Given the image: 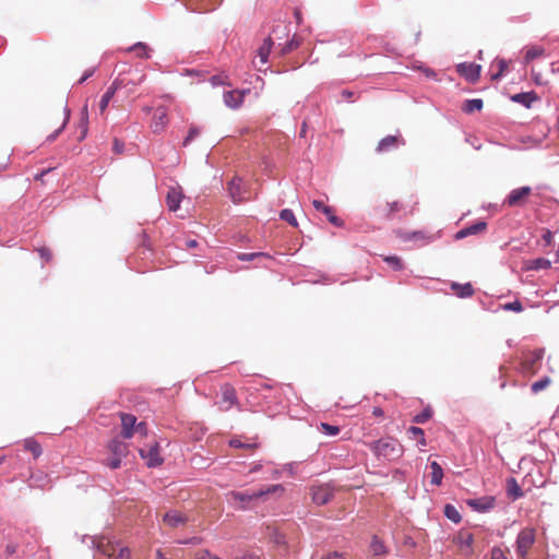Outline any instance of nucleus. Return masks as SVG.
Instances as JSON below:
<instances>
[{"label": "nucleus", "mask_w": 559, "mask_h": 559, "mask_svg": "<svg viewBox=\"0 0 559 559\" xmlns=\"http://www.w3.org/2000/svg\"><path fill=\"white\" fill-rule=\"evenodd\" d=\"M284 492V487L280 484L270 485L264 489L257 490L252 493H245L239 491H230L226 495L230 503L237 504L239 509H248L251 503L258 499L265 500L271 495L281 496Z\"/></svg>", "instance_id": "nucleus-1"}, {"label": "nucleus", "mask_w": 559, "mask_h": 559, "mask_svg": "<svg viewBox=\"0 0 559 559\" xmlns=\"http://www.w3.org/2000/svg\"><path fill=\"white\" fill-rule=\"evenodd\" d=\"M370 450L377 455L386 460H395L403 453L402 444L393 438H383L369 443Z\"/></svg>", "instance_id": "nucleus-2"}, {"label": "nucleus", "mask_w": 559, "mask_h": 559, "mask_svg": "<svg viewBox=\"0 0 559 559\" xmlns=\"http://www.w3.org/2000/svg\"><path fill=\"white\" fill-rule=\"evenodd\" d=\"M121 421L120 435L123 439H131L135 433L141 437L147 436V425L145 421H138V418L129 413H119Z\"/></svg>", "instance_id": "nucleus-3"}, {"label": "nucleus", "mask_w": 559, "mask_h": 559, "mask_svg": "<svg viewBox=\"0 0 559 559\" xmlns=\"http://www.w3.org/2000/svg\"><path fill=\"white\" fill-rule=\"evenodd\" d=\"M108 456L105 464L111 469H117L121 466V461L129 453V445L124 441L114 438L107 444Z\"/></svg>", "instance_id": "nucleus-4"}, {"label": "nucleus", "mask_w": 559, "mask_h": 559, "mask_svg": "<svg viewBox=\"0 0 559 559\" xmlns=\"http://www.w3.org/2000/svg\"><path fill=\"white\" fill-rule=\"evenodd\" d=\"M130 83H132L133 85L136 84V82L128 80V78H126V76H119L112 82V84L108 87V90L102 96V99L99 102V111L102 115L105 112V110H106L109 102L114 97L115 93L118 90H120L121 87H127Z\"/></svg>", "instance_id": "nucleus-5"}, {"label": "nucleus", "mask_w": 559, "mask_h": 559, "mask_svg": "<svg viewBox=\"0 0 559 559\" xmlns=\"http://www.w3.org/2000/svg\"><path fill=\"white\" fill-rule=\"evenodd\" d=\"M535 542V531L533 528L522 530L516 538V551L520 557L524 558Z\"/></svg>", "instance_id": "nucleus-6"}, {"label": "nucleus", "mask_w": 559, "mask_h": 559, "mask_svg": "<svg viewBox=\"0 0 559 559\" xmlns=\"http://www.w3.org/2000/svg\"><path fill=\"white\" fill-rule=\"evenodd\" d=\"M531 192L532 189L527 186L513 189L506 198L503 204L509 207L523 206Z\"/></svg>", "instance_id": "nucleus-7"}, {"label": "nucleus", "mask_w": 559, "mask_h": 559, "mask_svg": "<svg viewBox=\"0 0 559 559\" xmlns=\"http://www.w3.org/2000/svg\"><path fill=\"white\" fill-rule=\"evenodd\" d=\"M543 359V352L535 350L526 354L522 360V369L525 373L535 374L540 366Z\"/></svg>", "instance_id": "nucleus-8"}, {"label": "nucleus", "mask_w": 559, "mask_h": 559, "mask_svg": "<svg viewBox=\"0 0 559 559\" xmlns=\"http://www.w3.org/2000/svg\"><path fill=\"white\" fill-rule=\"evenodd\" d=\"M139 453L145 460L148 467H155L163 463V457L159 455V444L155 442L147 450L140 449Z\"/></svg>", "instance_id": "nucleus-9"}, {"label": "nucleus", "mask_w": 559, "mask_h": 559, "mask_svg": "<svg viewBox=\"0 0 559 559\" xmlns=\"http://www.w3.org/2000/svg\"><path fill=\"white\" fill-rule=\"evenodd\" d=\"M311 497L316 504L323 506L332 499L333 489L329 485L312 486Z\"/></svg>", "instance_id": "nucleus-10"}, {"label": "nucleus", "mask_w": 559, "mask_h": 559, "mask_svg": "<svg viewBox=\"0 0 559 559\" xmlns=\"http://www.w3.org/2000/svg\"><path fill=\"white\" fill-rule=\"evenodd\" d=\"M456 71L468 82L475 83L480 76L481 67L475 63L463 62L456 66Z\"/></svg>", "instance_id": "nucleus-11"}, {"label": "nucleus", "mask_w": 559, "mask_h": 559, "mask_svg": "<svg viewBox=\"0 0 559 559\" xmlns=\"http://www.w3.org/2000/svg\"><path fill=\"white\" fill-rule=\"evenodd\" d=\"M228 191L234 203H241L247 201L249 197L246 195L247 191L245 190V186L241 178L235 177L228 183Z\"/></svg>", "instance_id": "nucleus-12"}, {"label": "nucleus", "mask_w": 559, "mask_h": 559, "mask_svg": "<svg viewBox=\"0 0 559 559\" xmlns=\"http://www.w3.org/2000/svg\"><path fill=\"white\" fill-rule=\"evenodd\" d=\"M168 122H169V119H168V112H167L166 107H164V106L157 107L155 109L153 120L151 123V128H152L153 132L162 133L163 131H165Z\"/></svg>", "instance_id": "nucleus-13"}, {"label": "nucleus", "mask_w": 559, "mask_h": 559, "mask_svg": "<svg viewBox=\"0 0 559 559\" xmlns=\"http://www.w3.org/2000/svg\"><path fill=\"white\" fill-rule=\"evenodd\" d=\"M400 145H405V140L402 135H388L379 141L376 151L378 153H385L396 148Z\"/></svg>", "instance_id": "nucleus-14"}, {"label": "nucleus", "mask_w": 559, "mask_h": 559, "mask_svg": "<svg viewBox=\"0 0 559 559\" xmlns=\"http://www.w3.org/2000/svg\"><path fill=\"white\" fill-rule=\"evenodd\" d=\"M249 92H250L249 88L242 90V91L234 90V91L226 92L224 94V102H225L226 106H228L229 108L237 109L242 105L243 98H245L246 94H248Z\"/></svg>", "instance_id": "nucleus-15"}, {"label": "nucleus", "mask_w": 559, "mask_h": 559, "mask_svg": "<svg viewBox=\"0 0 559 559\" xmlns=\"http://www.w3.org/2000/svg\"><path fill=\"white\" fill-rule=\"evenodd\" d=\"M457 548L465 555L472 552V545L474 543V536L467 531H460L453 539Z\"/></svg>", "instance_id": "nucleus-16"}, {"label": "nucleus", "mask_w": 559, "mask_h": 559, "mask_svg": "<svg viewBox=\"0 0 559 559\" xmlns=\"http://www.w3.org/2000/svg\"><path fill=\"white\" fill-rule=\"evenodd\" d=\"M222 402L226 404L222 407L224 411H228L233 405L237 403L236 390L233 385L225 383L221 388Z\"/></svg>", "instance_id": "nucleus-17"}, {"label": "nucleus", "mask_w": 559, "mask_h": 559, "mask_svg": "<svg viewBox=\"0 0 559 559\" xmlns=\"http://www.w3.org/2000/svg\"><path fill=\"white\" fill-rule=\"evenodd\" d=\"M69 118H70V110L68 109L67 106H63L58 112L59 123H58L57 129L51 134H49L47 136L48 142H52L56 140V138L60 134V132L66 128V126L69 121Z\"/></svg>", "instance_id": "nucleus-18"}, {"label": "nucleus", "mask_w": 559, "mask_h": 559, "mask_svg": "<svg viewBox=\"0 0 559 559\" xmlns=\"http://www.w3.org/2000/svg\"><path fill=\"white\" fill-rule=\"evenodd\" d=\"M467 504L478 512H485L493 508L495 499L492 497H483L479 499H469Z\"/></svg>", "instance_id": "nucleus-19"}, {"label": "nucleus", "mask_w": 559, "mask_h": 559, "mask_svg": "<svg viewBox=\"0 0 559 559\" xmlns=\"http://www.w3.org/2000/svg\"><path fill=\"white\" fill-rule=\"evenodd\" d=\"M187 516L178 511H169L164 514L163 522L169 527H178L187 522Z\"/></svg>", "instance_id": "nucleus-20"}, {"label": "nucleus", "mask_w": 559, "mask_h": 559, "mask_svg": "<svg viewBox=\"0 0 559 559\" xmlns=\"http://www.w3.org/2000/svg\"><path fill=\"white\" fill-rule=\"evenodd\" d=\"M313 206L318 211H322L326 216L331 224L335 226H342L343 221L333 214V211L330 206L325 205L322 201L314 200L312 202Z\"/></svg>", "instance_id": "nucleus-21"}, {"label": "nucleus", "mask_w": 559, "mask_h": 559, "mask_svg": "<svg viewBox=\"0 0 559 559\" xmlns=\"http://www.w3.org/2000/svg\"><path fill=\"white\" fill-rule=\"evenodd\" d=\"M219 0H195L189 4L190 9L198 12L213 11L218 4Z\"/></svg>", "instance_id": "nucleus-22"}, {"label": "nucleus", "mask_w": 559, "mask_h": 559, "mask_svg": "<svg viewBox=\"0 0 559 559\" xmlns=\"http://www.w3.org/2000/svg\"><path fill=\"white\" fill-rule=\"evenodd\" d=\"M402 206L397 201L386 202L377 210L379 216L390 218L394 213L401 211Z\"/></svg>", "instance_id": "nucleus-23"}, {"label": "nucleus", "mask_w": 559, "mask_h": 559, "mask_svg": "<svg viewBox=\"0 0 559 559\" xmlns=\"http://www.w3.org/2000/svg\"><path fill=\"white\" fill-rule=\"evenodd\" d=\"M451 289L454 294L461 298L472 297L474 295V288L471 283L459 284L452 283Z\"/></svg>", "instance_id": "nucleus-24"}, {"label": "nucleus", "mask_w": 559, "mask_h": 559, "mask_svg": "<svg viewBox=\"0 0 559 559\" xmlns=\"http://www.w3.org/2000/svg\"><path fill=\"white\" fill-rule=\"evenodd\" d=\"M182 199L181 191L177 189H170L167 193L166 202L167 206L170 211H177L180 206V202Z\"/></svg>", "instance_id": "nucleus-25"}, {"label": "nucleus", "mask_w": 559, "mask_h": 559, "mask_svg": "<svg viewBox=\"0 0 559 559\" xmlns=\"http://www.w3.org/2000/svg\"><path fill=\"white\" fill-rule=\"evenodd\" d=\"M508 67H509V61H507L503 58H496L491 63V68L492 69L496 68L497 72L491 73V80L492 81L499 80L504 74V72L508 70Z\"/></svg>", "instance_id": "nucleus-26"}, {"label": "nucleus", "mask_w": 559, "mask_h": 559, "mask_svg": "<svg viewBox=\"0 0 559 559\" xmlns=\"http://www.w3.org/2000/svg\"><path fill=\"white\" fill-rule=\"evenodd\" d=\"M507 493L512 500H516L524 496L523 490L519 486L516 479L513 477L507 480Z\"/></svg>", "instance_id": "nucleus-27"}, {"label": "nucleus", "mask_w": 559, "mask_h": 559, "mask_svg": "<svg viewBox=\"0 0 559 559\" xmlns=\"http://www.w3.org/2000/svg\"><path fill=\"white\" fill-rule=\"evenodd\" d=\"M127 52H134L136 57L147 59L150 58L151 49L144 43H136L133 46L126 49Z\"/></svg>", "instance_id": "nucleus-28"}, {"label": "nucleus", "mask_w": 559, "mask_h": 559, "mask_svg": "<svg viewBox=\"0 0 559 559\" xmlns=\"http://www.w3.org/2000/svg\"><path fill=\"white\" fill-rule=\"evenodd\" d=\"M512 100L520 103L525 107H531L532 103L537 100V96L534 92L519 93L512 96Z\"/></svg>", "instance_id": "nucleus-29"}, {"label": "nucleus", "mask_w": 559, "mask_h": 559, "mask_svg": "<svg viewBox=\"0 0 559 559\" xmlns=\"http://www.w3.org/2000/svg\"><path fill=\"white\" fill-rule=\"evenodd\" d=\"M550 265H551V262L548 259H545V258H537V259L525 261V269L526 270L549 269Z\"/></svg>", "instance_id": "nucleus-30"}, {"label": "nucleus", "mask_w": 559, "mask_h": 559, "mask_svg": "<svg viewBox=\"0 0 559 559\" xmlns=\"http://www.w3.org/2000/svg\"><path fill=\"white\" fill-rule=\"evenodd\" d=\"M431 468V484L436 486H440L443 478V469L441 465L433 461L430 463Z\"/></svg>", "instance_id": "nucleus-31"}, {"label": "nucleus", "mask_w": 559, "mask_h": 559, "mask_svg": "<svg viewBox=\"0 0 559 559\" xmlns=\"http://www.w3.org/2000/svg\"><path fill=\"white\" fill-rule=\"evenodd\" d=\"M24 449L29 451L35 459L40 456L43 452L40 444L33 438H27L24 440Z\"/></svg>", "instance_id": "nucleus-32"}, {"label": "nucleus", "mask_w": 559, "mask_h": 559, "mask_svg": "<svg viewBox=\"0 0 559 559\" xmlns=\"http://www.w3.org/2000/svg\"><path fill=\"white\" fill-rule=\"evenodd\" d=\"M272 45H273L272 38L267 37L264 39L263 44L258 49V56L260 57V60L262 63H265L267 61Z\"/></svg>", "instance_id": "nucleus-33"}, {"label": "nucleus", "mask_w": 559, "mask_h": 559, "mask_svg": "<svg viewBox=\"0 0 559 559\" xmlns=\"http://www.w3.org/2000/svg\"><path fill=\"white\" fill-rule=\"evenodd\" d=\"M544 55H545V49L543 47L532 46V47L527 48L525 56H524V61H525V63H530L534 59H536L538 57H543Z\"/></svg>", "instance_id": "nucleus-34"}, {"label": "nucleus", "mask_w": 559, "mask_h": 559, "mask_svg": "<svg viewBox=\"0 0 559 559\" xmlns=\"http://www.w3.org/2000/svg\"><path fill=\"white\" fill-rule=\"evenodd\" d=\"M370 550L373 556H383L386 554L385 546L378 536H373L370 543Z\"/></svg>", "instance_id": "nucleus-35"}, {"label": "nucleus", "mask_w": 559, "mask_h": 559, "mask_svg": "<svg viewBox=\"0 0 559 559\" xmlns=\"http://www.w3.org/2000/svg\"><path fill=\"white\" fill-rule=\"evenodd\" d=\"M444 515L453 523H460L462 520V516H461L459 510L452 504H445Z\"/></svg>", "instance_id": "nucleus-36"}, {"label": "nucleus", "mask_w": 559, "mask_h": 559, "mask_svg": "<svg viewBox=\"0 0 559 559\" xmlns=\"http://www.w3.org/2000/svg\"><path fill=\"white\" fill-rule=\"evenodd\" d=\"M483 108V100L479 98L468 99L465 102L463 110L467 114L479 111Z\"/></svg>", "instance_id": "nucleus-37"}, {"label": "nucleus", "mask_w": 559, "mask_h": 559, "mask_svg": "<svg viewBox=\"0 0 559 559\" xmlns=\"http://www.w3.org/2000/svg\"><path fill=\"white\" fill-rule=\"evenodd\" d=\"M407 432L413 438H416L418 440V443H419L420 447H426L427 445L425 433H424V430L421 428L416 427V426H412V427L408 428Z\"/></svg>", "instance_id": "nucleus-38"}, {"label": "nucleus", "mask_w": 559, "mask_h": 559, "mask_svg": "<svg viewBox=\"0 0 559 559\" xmlns=\"http://www.w3.org/2000/svg\"><path fill=\"white\" fill-rule=\"evenodd\" d=\"M300 46V39L294 35L293 38L287 41L281 49V55H286L297 49Z\"/></svg>", "instance_id": "nucleus-39"}, {"label": "nucleus", "mask_w": 559, "mask_h": 559, "mask_svg": "<svg viewBox=\"0 0 559 559\" xmlns=\"http://www.w3.org/2000/svg\"><path fill=\"white\" fill-rule=\"evenodd\" d=\"M280 217H281V219L290 224L293 227L298 226L297 219H296L293 211L289 209L282 210L280 213Z\"/></svg>", "instance_id": "nucleus-40"}, {"label": "nucleus", "mask_w": 559, "mask_h": 559, "mask_svg": "<svg viewBox=\"0 0 559 559\" xmlns=\"http://www.w3.org/2000/svg\"><path fill=\"white\" fill-rule=\"evenodd\" d=\"M319 430L326 436L333 437L340 432V427L326 423H321L319 426Z\"/></svg>", "instance_id": "nucleus-41"}, {"label": "nucleus", "mask_w": 559, "mask_h": 559, "mask_svg": "<svg viewBox=\"0 0 559 559\" xmlns=\"http://www.w3.org/2000/svg\"><path fill=\"white\" fill-rule=\"evenodd\" d=\"M392 269L400 271L403 269L404 264L400 257L397 255H388L383 259Z\"/></svg>", "instance_id": "nucleus-42"}, {"label": "nucleus", "mask_w": 559, "mask_h": 559, "mask_svg": "<svg viewBox=\"0 0 559 559\" xmlns=\"http://www.w3.org/2000/svg\"><path fill=\"white\" fill-rule=\"evenodd\" d=\"M551 380L549 377H545L536 382H534L531 386L533 393H538L542 390L546 389L550 384Z\"/></svg>", "instance_id": "nucleus-43"}, {"label": "nucleus", "mask_w": 559, "mask_h": 559, "mask_svg": "<svg viewBox=\"0 0 559 559\" xmlns=\"http://www.w3.org/2000/svg\"><path fill=\"white\" fill-rule=\"evenodd\" d=\"M432 416V411L430 407L425 408L420 414L416 415L413 418V421L416 424H424L429 420Z\"/></svg>", "instance_id": "nucleus-44"}, {"label": "nucleus", "mask_w": 559, "mask_h": 559, "mask_svg": "<svg viewBox=\"0 0 559 559\" xmlns=\"http://www.w3.org/2000/svg\"><path fill=\"white\" fill-rule=\"evenodd\" d=\"M258 258H269L267 254L263 252H252V253H238L237 259L240 261H253Z\"/></svg>", "instance_id": "nucleus-45"}, {"label": "nucleus", "mask_w": 559, "mask_h": 559, "mask_svg": "<svg viewBox=\"0 0 559 559\" xmlns=\"http://www.w3.org/2000/svg\"><path fill=\"white\" fill-rule=\"evenodd\" d=\"M466 228L468 236L476 235L484 231L487 228V224L485 222H477Z\"/></svg>", "instance_id": "nucleus-46"}, {"label": "nucleus", "mask_w": 559, "mask_h": 559, "mask_svg": "<svg viewBox=\"0 0 559 559\" xmlns=\"http://www.w3.org/2000/svg\"><path fill=\"white\" fill-rule=\"evenodd\" d=\"M109 557H114V559H129L130 550L128 548H120L118 555H115V549L112 552H108Z\"/></svg>", "instance_id": "nucleus-47"}, {"label": "nucleus", "mask_w": 559, "mask_h": 559, "mask_svg": "<svg viewBox=\"0 0 559 559\" xmlns=\"http://www.w3.org/2000/svg\"><path fill=\"white\" fill-rule=\"evenodd\" d=\"M200 134V130L197 127H191L187 138L183 141V146H187L193 139Z\"/></svg>", "instance_id": "nucleus-48"}, {"label": "nucleus", "mask_w": 559, "mask_h": 559, "mask_svg": "<svg viewBox=\"0 0 559 559\" xmlns=\"http://www.w3.org/2000/svg\"><path fill=\"white\" fill-rule=\"evenodd\" d=\"M503 308L506 310H512V311H515V312H521L523 310V307H522V304L520 301H513V302H509V304H506L503 306Z\"/></svg>", "instance_id": "nucleus-49"}, {"label": "nucleus", "mask_w": 559, "mask_h": 559, "mask_svg": "<svg viewBox=\"0 0 559 559\" xmlns=\"http://www.w3.org/2000/svg\"><path fill=\"white\" fill-rule=\"evenodd\" d=\"M38 253L40 255L41 259H44L46 262H49L51 260V251L50 249L46 248V247H41L38 249Z\"/></svg>", "instance_id": "nucleus-50"}, {"label": "nucleus", "mask_w": 559, "mask_h": 559, "mask_svg": "<svg viewBox=\"0 0 559 559\" xmlns=\"http://www.w3.org/2000/svg\"><path fill=\"white\" fill-rule=\"evenodd\" d=\"M229 445L233 448H247V449H251L254 447L253 444L242 443L239 439H231L229 441Z\"/></svg>", "instance_id": "nucleus-51"}, {"label": "nucleus", "mask_w": 559, "mask_h": 559, "mask_svg": "<svg viewBox=\"0 0 559 559\" xmlns=\"http://www.w3.org/2000/svg\"><path fill=\"white\" fill-rule=\"evenodd\" d=\"M146 79V75L144 73L140 74L139 78L136 80H134V82H136L135 85H133L132 83H130L126 88H129V92H133L134 91V87L139 84H141L142 82H144ZM131 81H133V79H130Z\"/></svg>", "instance_id": "nucleus-52"}, {"label": "nucleus", "mask_w": 559, "mask_h": 559, "mask_svg": "<svg viewBox=\"0 0 559 559\" xmlns=\"http://www.w3.org/2000/svg\"><path fill=\"white\" fill-rule=\"evenodd\" d=\"M491 559H507V557L502 549L493 548L491 551Z\"/></svg>", "instance_id": "nucleus-53"}, {"label": "nucleus", "mask_w": 559, "mask_h": 559, "mask_svg": "<svg viewBox=\"0 0 559 559\" xmlns=\"http://www.w3.org/2000/svg\"><path fill=\"white\" fill-rule=\"evenodd\" d=\"M82 121H83L84 131H83V134H82L81 138H84L85 134H86V128H87V106L83 107V118H82Z\"/></svg>", "instance_id": "nucleus-54"}, {"label": "nucleus", "mask_w": 559, "mask_h": 559, "mask_svg": "<svg viewBox=\"0 0 559 559\" xmlns=\"http://www.w3.org/2000/svg\"><path fill=\"white\" fill-rule=\"evenodd\" d=\"M397 237H400L403 241H409L412 240V233L397 230L396 231Z\"/></svg>", "instance_id": "nucleus-55"}, {"label": "nucleus", "mask_w": 559, "mask_h": 559, "mask_svg": "<svg viewBox=\"0 0 559 559\" xmlns=\"http://www.w3.org/2000/svg\"><path fill=\"white\" fill-rule=\"evenodd\" d=\"M543 240L545 241L546 245H551L552 242V233L548 229L545 230L544 235H543Z\"/></svg>", "instance_id": "nucleus-56"}, {"label": "nucleus", "mask_w": 559, "mask_h": 559, "mask_svg": "<svg viewBox=\"0 0 559 559\" xmlns=\"http://www.w3.org/2000/svg\"><path fill=\"white\" fill-rule=\"evenodd\" d=\"M427 237L423 231H413L412 240H426Z\"/></svg>", "instance_id": "nucleus-57"}, {"label": "nucleus", "mask_w": 559, "mask_h": 559, "mask_svg": "<svg viewBox=\"0 0 559 559\" xmlns=\"http://www.w3.org/2000/svg\"><path fill=\"white\" fill-rule=\"evenodd\" d=\"M123 143L119 142L117 139L114 141V150L117 154H121L123 152Z\"/></svg>", "instance_id": "nucleus-58"}, {"label": "nucleus", "mask_w": 559, "mask_h": 559, "mask_svg": "<svg viewBox=\"0 0 559 559\" xmlns=\"http://www.w3.org/2000/svg\"><path fill=\"white\" fill-rule=\"evenodd\" d=\"M236 559H261V558L254 554L246 552L241 556H238Z\"/></svg>", "instance_id": "nucleus-59"}, {"label": "nucleus", "mask_w": 559, "mask_h": 559, "mask_svg": "<svg viewBox=\"0 0 559 559\" xmlns=\"http://www.w3.org/2000/svg\"><path fill=\"white\" fill-rule=\"evenodd\" d=\"M143 247H145L147 250H151V243L148 241V237L145 233L142 234V243Z\"/></svg>", "instance_id": "nucleus-60"}, {"label": "nucleus", "mask_w": 559, "mask_h": 559, "mask_svg": "<svg viewBox=\"0 0 559 559\" xmlns=\"http://www.w3.org/2000/svg\"><path fill=\"white\" fill-rule=\"evenodd\" d=\"M467 236H468V234H467V228L465 227V228H463V229H461V230H459V231L456 233L455 238H456V239H462V238H465V237H467Z\"/></svg>", "instance_id": "nucleus-61"}, {"label": "nucleus", "mask_w": 559, "mask_h": 559, "mask_svg": "<svg viewBox=\"0 0 559 559\" xmlns=\"http://www.w3.org/2000/svg\"><path fill=\"white\" fill-rule=\"evenodd\" d=\"M94 73V70H87L85 71L84 75L79 80V83L82 84L85 82L90 76H92Z\"/></svg>", "instance_id": "nucleus-62"}, {"label": "nucleus", "mask_w": 559, "mask_h": 559, "mask_svg": "<svg viewBox=\"0 0 559 559\" xmlns=\"http://www.w3.org/2000/svg\"><path fill=\"white\" fill-rule=\"evenodd\" d=\"M341 95L344 99L349 100L353 97L354 93L352 91L344 90L342 91Z\"/></svg>", "instance_id": "nucleus-63"}, {"label": "nucleus", "mask_w": 559, "mask_h": 559, "mask_svg": "<svg viewBox=\"0 0 559 559\" xmlns=\"http://www.w3.org/2000/svg\"><path fill=\"white\" fill-rule=\"evenodd\" d=\"M323 559H345V558L342 555H340L337 552H334V554H331V555L326 556Z\"/></svg>", "instance_id": "nucleus-64"}]
</instances>
